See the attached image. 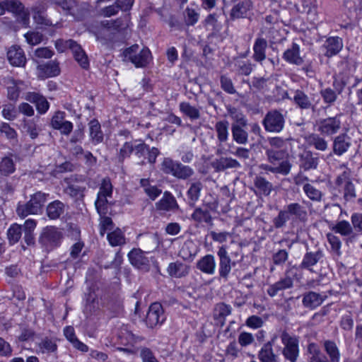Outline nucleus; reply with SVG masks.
<instances>
[{
  "label": "nucleus",
  "instance_id": "obj_22",
  "mask_svg": "<svg viewBox=\"0 0 362 362\" xmlns=\"http://www.w3.org/2000/svg\"><path fill=\"white\" fill-rule=\"evenodd\" d=\"M293 285V279L286 275L285 277L281 279L274 284L270 285L267 289V293L269 296L274 297L276 296L279 291L292 288Z\"/></svg>",
  "mask_w": 362,
  "mask_h": 362
},
{
  "label": "nucleus",
  "instance_id": "obj_56",
  "mask_svg": "<svg viewBox=\"0 0 362 362\" xmlns=\"http://www.w3.org/2000/svg\"><path fill=\"white\" fill-rule=\"evenodd\" d=\"M6 11L20 13L23 11L24 6L18 0H4Z\"/></svg>",
  "mask_w": 362,
  "mask_h": 362
},
{
  "label": "nucleus",
  "instance_id": "obj_38",
  "mask_svg": "<svg viewBox=\"0 0 362 362\" xmlns=\"http://www.w3.org/2000/svg\"><path fill=\"white\" fill-rule=\"evenodd\" d=\"M22 127L23 130L29 134L32 139H35L38 136L40 128L37 125L35 119L22 120Z\"/></svg>",
  "mask_w": 362,
  "mask_h": 362
},
{
  "label": "nucleus",
  "instance_id": "obj_33",
  "mask_svg": "<svg viewBox=\"0 0 362 362\" xmlns=\"http://www.w3.org/2000/svg\"><path fill=\"white\" fill-rule=\"evenodd\" d=\"M238 165V161L230 158L221 157L214 160L211 163V166L217 172L223 171L228 168H235Z\"/></svg>",
  "mask_w": 362,
  "mask_h": 362
},
{
  "label": "nucleus",
  "instance_id": "obj_27",
  "mask_svg": "<svg viewBox=\"0 0 362 362\" xmlns=\"http://www.w3.org/2000/svg\"><path fill=\"white\" fill-rule=\"evenodd\" d=\"M167 270L170 276L182 278L189 274V267L185 263L177 261L170 263Z\"/></svg>",
  "mask_w": 362,
  "mask_h": 362
},
{
  "label": "nucleus",
  "instance_id": "obj_43",
  "mask_svg": "<svg viewBox=\"0 0 362 362\" xmlns=\"http://www.w3.org/2000/svg\"><path fill=\"white\" fill-rule=\"evenodd\" d=\"M192 218L197 222L206 223H211V216L207 209H202L201 207L196 208L192 214Z\"/></svg>",
  "mask_w": 362,
  "mask_h": 362
},
{
  "label": "nucleus",
  "instance_id": "obj_34",
  "mask_svg": "<svg viewBox=\"0 0 362 362\" xmlns=\"http://www.w3.org/2000/svg\"><path fill=\"white\" fill-rule=\"evenodd\" d=\"M71 50L74 54V59L79 65L83 69H87L89 67V62L87 55L82 49L81 47L75 42Z\"/></svg>",
  "mask_w": 362,
  "mask_h": 362
},
{
  "label": "nucleus",
  "instance_id": "obj_23",
  "mask_svg": "<svg viewBox=\"0 0 362 362\" xmlns=\"http://www.w3.org/2000/svg\"><path fill=\"white\" fill-rule=\"evenodd\" d=\"M324 47L326 49L325 56L330 57L336 55L343 47L342 40L339 37H330L325 41Z\"/></svg>",
  "mask_w": 362,
  "mask_h": 362
},
{
  "label": "nucleus",
  "instance_id": "obj_8",
  "mask_svg": "<svg viewBox=\"0 0 362 362\" xmlns=\"http://www.w3.org/2000/svg\"><path fill=\"white\" fill-rule=\"evenodd\" d=\"M263 124L267 131L280 132L284 126V117L280 112L272 110L266 115Z\"/></svg>",
  "mask_w": 362,
  "mask_h": 362
},
{
  "label": "nucleus",
  "instance_id": "obj_49",
  "mask_svg": "<svg viewBox=\"0 0 362 362\" xmlns=\"http://www.w3.org/2000/svg\"><path fill=\"white\" fill-rule=\"evenodd\" d=\"M185 23L187 26L194 25L199 21V13L192 8L187 7L184 13Z\"/></svg>",
  "mask_w": 362,
  "mask_h": 362
},
{
  "label": "nucleus",
  "instance_id": "obj_1",
  "mask_svg": "<svg viewBox=\"0 0 362 362\" xmlns=\"http://www.w3.org/2000/svg\"><path fill=\"white\" fill-rule=\"evenodd\" d=\"M267 155L268 160L272 165H264V169L274 173H279L286 175L289 173L291 164L286 160L288 152L286 149L275 150L267 149Z\"/></svg>",
  "mask_w": 362,
  "mask_h": 362
},
{
  "label": "nucleus",
  "instance_id": "obj_32",
  "mask_svg": "<svg viewBox=\"0 0 362 362\" xmlns=\"http://www.w3.org/2000/svg\"><path fill=\"white\" fill-rule=\"evenodd\" d=\"M295 104L300 109L308 110L314 109L315 105H313L309 97L302 90H297L295 91L293 96Z\"/></svg>",
  "mask_w": 362,
  "mask_h": 362
},
{
  "label": "nucleus",
  "instance_id": "obj_25",
  "mask_svg": "<svg viewBox=\"0 0 362 362\" xmlns=\"http://www.w3.org/2000/svg\"><path fill=\"white\" fill-rule=\"evenodd\" d=\"M283 58L287 62L296 65H301L303 63V59L300 56L299 45L296 43H293L291 47L284 52Z\"/></svg>",
  "mask_w": 362,
  "mask_h": 362
},
{
  "label": "nucleus",
  "instance_id": "obj_59",
  "mask_svg": "<svg viewBox=\"0 0 362 362\" xmlns=\"http://www.w3.org/2000/svg\"><path fill=\"white\" fill-rule=\"evenodd\" d=\"M351 226L354 232L357 233H362V214L354 213L351 216Z\"/></svg>",
  "mask_w": 362,
  "mask_h": 362
},
{
  "label": "nucleus",
  "instance_id": "obj_51",
  "mask_svg": "<svg viewBox=\"0 0 362 362\" xmlns=\"http://www.w3.org/2000/svg\"><path fill=\"white\" fill-rule=\"evenodd\" d=\"M22 228L20 225L13 224L8 230L7 235L10 244L13 245L18 242L21 237Z\"/></svg>",
  "mask_w": 362,
  "mask_h": 362
},
{
  "label": "nucleus",
  "instance_id": "obj_61",
  "mask_svg": "<svg viewBox=\"0 0 362 362\" xmlns=\"http://www.w3.org/2000/svg\"><path fill=\"white\" fill-rule=\"evenodd\" d=\"M217 22L216 13H211L205 18L204 25L210 28L209 29L214 33L221 30V27L218 25Z\"/></svg>",
  "mask_w": 362,
  "mask_h": 362
},
{
  "label": "nucleus",
  "instance_id": "obj_41",
  "mask_svg": "<svg viewBox=\"0 0 362 362\" xmlns=\"http://www.w3.org/2000/svg\"><path fill=\"white\" fill-rule=\"evenodd\" d=\"M38 69L46 77H53L59 74V64L55 61H49L46 64L38 66Z\"/></svg>",
  "mask_w": 362,
  "mask_h": 362
},
{
  "label": "nucleus",
  "instance_id": "obj_2",
  "mask_svg": "<svg viewBox=\"0 0 362 362\" xmlns=\"http://www.w3.org/2000/svg\"><path fill=\"white\" fill-rule=\"evenodd\" d=\"M49 194L38 191L30 195V199L25 204H18L16 213L22 218L28 215H35L41 213L42 208L47 200Z\"/></svg>",
  "mask_w": 362,
  "mask_h": 362
},
{
  "label": "nucleus",
  "instance_id": "obj_20",
  "mask_svg": "<svg viewBox=\"0 0 362 362\" xmlns=\"http://www.w3.org/2000/svg\"><path fill=\"white\" fill-rule=\"evenodd\" d=\"M216 265V260L212 255H206L197 262V268L209 275H213L215 273Z\"/></svg>",
  "mask_w": 362,
  "mask_h": 362
},
{
  "label": "nucleus",
  "instance_id": "obj_24",
  "mask_svg": "<svg viewBox=\"0 0 362 362\" xmlns=\"http://www.w3.org/2000/svg\"><path fill=\"white\" fill-rule=\"evenodd\" d=\"M329 228L341 236H351L353 238L356 237V234L354 232L351 223L345 220L338 221L336 224L332 223L329 225Z\"/></svg>",
  "mask_w": 362,
  "mask_h": 362
},
{
  "label": "nucleus",
  "instance_id": "obj_55",
  "mask_svg": "<svg viewBox=\"0 0 362 362\" xmlns=\"http://www.w3.org/2000/svg\"><path fill=\"white\" fill-rule=\"evenodd\" d=\"M133 153V142H125L120 148L117 155V159L119 163H123L126 158L130 156Z\"/></svg>",
  "mask_w": 362,
  "mask_h": 362
},
{
  "label": "nucleus",
  "instance_id": "obj_28",
  "mask_svg": "<svg viewBox=\"0 0 362 362\" xmlns=\"http://www.w3.org/2000/svg\"><path fill=\"white\" fill-rule=\"evenodd\" d=\"M202 189L203 184L200 181L190 183L189 187L187 192L188 203L190 206H194L199 199Z\"/></svg>",
  "mask_w": 362,
  "mask_h": 362
},
{
  "label": "nucleus",
  "instance_id": "obj_6",
  "mask_svg": "<svg viewBox=\"0 0 362 362\" xmlns=\"http://www.w3.org/2000/svg\"><path fill=\"white\" fill-rule=\"evenodd\" d=\"M281 338L284 345L283 350L284 357L290 362H296L299 355L298 339L286 332L282 333Z\"/></svg>",
  "mask_w": 362,
  "mask_h": 362
},
{
  "label": "nucleus",
  "instance_id": "obj_13",
  "mask_svg": "<svg viewBox=\"0 0 362 362\" xmlns=\"http://www.w3.org/2000/svg\"><path fill=\"white\" fill-rule=\"evenodd\" d=\"M156 209L159 211H174L179 208L175 197L169 192L165 191L163 197L156 204Z\"/></svg>",
  "mask_w": 362,
  "mask_h": 362
},
{
  "label": "nucleus",
  "instance_id": "obj_35",
  "mask_svg": "<svg viewBox=\"0 0 362 362\" xmlns=\"http://www.w3.org/2000/svg\"><path fill=\"white\" fill-rule=\"evenodd\" d=\"M90 136L94 144L101 143L103 140V134L100 123L96 119L89 122Z\"/></svg>",
  "mask_w": 362,
  "mask_h": 362
},
{
  "label": "nucleus",
  "instance_id": "obj_37",
  "mask_svg": "<svg viewBox=\"0 0 362 362\" xmlns=\"http://www.w3.org/2000/svg\"><path fill=\"white\" fill-rule=\"evenodd\" d=\"M180 110L191 120H196L200 117V111L197 107L192 106L188 102H182L179 105Z\"/></svg>",
  "mask_w": 362,
  "mask_h": 362
},
{
  "label": "nucleus",
  "instance_id": "obj_15",
  "mask_svg": "<svg viewBox=\"0 0 362 362\" xmlns=\"http://www.w3.org/2000/svg\"><path fill=\"white\" fill-rule=\"evenodd\" d=\"M232 308L224 303H217L214 309L213 316L217 325L223 327L225 325L226 318L230 315Z\"/></svg>",
  "mask_w": 362,
  "mask_h": 362
},
{
  "label": "nucleus",
  "instance_id": "obj_48",
  "mask_svg": "<svg viewBox=\"0 0 362 362\" xmlns=\"http://www.w3.org/2000/svg\"><path fill=\"white\" fill-rule=\"evenodd\" d=\"M16 170L13 159L10 157H4L0 161V173L4 176L12 174Z\"/></svg>",
  "mask_w": 362,
  "mask_h": 362
},
{
  "label": "nucleus",
  "instance_id": "obj_18",
  "mask_svg": "<svg viewBox=\"0 0 362 362\" xmlns=\"http://www.w3.org/2000/svg\"><path fill=\"white\" fill-rule=\"evenodd\" d=\"M318 161V156L310 151H304L300 155V166L305 170L316 169Z\"/></svg>",
  "mask_w": 362,
  "mask_h": 362
},
{
  "label": "nucleus",
  "instance_id": "obj_36",
  "mask_svg": "<svg viewBox=\"0 0 362 362\" xmlns=\"http://www.w3.org/2000/svg\"><path fill=\"white\" fill-rule=\"evenodd\" d=\"M307 142L317 151H325L328 148V142L323 137L316 134L309 135L307 138Z\"/></svg>",
  "mask_w": 362,
  "mask_h": 362
},
{
  "label": "nucleus",
  "instance_id": "obj_40",
  "mask_svg": "<svg viewBox=\"0 0 362 362\" xmlns=\"http://www.w3.org/2000/svg\"><path fill=\"white\" fill-rule=\"evenodd\" d=\"M323 345L331 362H339L340 353L336 343L334 341L326 340L324 341Z\"/></svg>",
  "mask_w": 362,
  "mask_h": 362
},
{
  "label": "nucleus",
  "instance_id": "obj_29",
  "mask_svg": "<svg viewBox=\"0 0 362 362\" xmlns=\"http://www.w3.org/2000/svg\"><path fill=\"white\" fill-rule=\"evenodd\" d=\"M64 209L65 204L59 200H55L47 206V215L50 219L55 220L64 214Z\"/></svg>",
  "mask_w": 362,
  "mask_h": 362
},
{
  "label": "nucleus",
  "instance_id": "obj_62",
  "mask_svg": "<svg viewBox=\"0 0 362 362\" xmlns=\"http://www.w3.org/2000/svg\"><path fill=\"white\" fill-rule=\"evenodd\" d=\"M337 93L330 88H327L321 90L320 95L323 100L326 103L332 104L334 103L337 98Z\"/></svg>",
  "mask_w": 362,
  "mask_h": 362
},
{
  "label": "nucleus",
  "instance_id": "obj_7",
  "mask_svg": "<svg viewBox=\"0 0 362 362\" xmlns=\"http://www.w3.org/2000/svg\"><path fill=\"white\" fill-rule=\"evenodd\" d=\"M165 320V315L163 306L159 303H152L148 308L146 317V324L149 328L160 326Z\"/></svg>",
  "mask_w": 362,
  "mask_h": 362
},
{
  "label": "nucleus",
  "instance_id": "obj_21",
  "mask_svg": "<svg viewBox=\"0 0 362 362\" xmlns=\"http://www.w3.org/2000/svg\"><path fill=\"white\" fill-rule=\"evenodd\" d=\"M289 218L292 221H304L307 216L305 208L298 203H291L284 207Z\"/></svg>",
  "mask_w": 362,
  "mask_h": 362
},
{
  "label": "nucleus",
  "instance_id": "obj_4",
  "mask_svg": "<svg viewBox=\"0 0 362 362\" xmlns=\"http://www.w3.org/2000/svg\"><path fill=\"white\" fill-rule=\"evenodd\" d=\"M124 61L132 62L137 68H143L149 63L151 54L147 47L141 48L139 45H133L123 52Z\"/></svg>",
  "mask_w": 362,
  "mask_h": 362
},
{
  "label": "nucleus",
  "instance_id": "obj_3",
  "mask_svg": "<svg viewBox=\"0 0 362 362\" xmlns=\"http://www.w3.org/2000/svg\"><path fill=\"white\" fill-rule=\"evenodd\" d=\"M63 238L60 228L49 226L42 229L38 242L44 251L49 252L61 245Z\"/></svg>",
  "mask_w": 362,
  "mask_h": 362
},
{
  "label": "nucleus",
  "instance_id": "obj_54",
  "mask_svg": "<svg viewBox=\"0 0 362 362\" xmlns=\"http://www.w3.org/2000/svg\"><path fill=\"white\" fill-rule=\"evenodd\" d=\"M147 151H148V146L144 142L140 141L133 142V152L139 158H145Z\"/></svg>",
  "mask_w": 362,
  "mask_h": 362
},
{
  "label": "nucleus",
  "instance_id": "obj_17",
  "mask_svg": "<svg viewBox=\"0 0 362 362\" xmlns=\"http://www.w3.org/2000/svg\"><path fill=\"white\" fill-rule=\"evenodd\" d=\"M351 146V138L346 134L336 136L333 141V153L341 156L348 151Z\"/></svg>",
  "mask_w": 362,
  "mask_h": 362
},
{
  "label": "nucleus",
  "instance_id": "obj_12",
  "mask_svg": "<svg viewBox=\"0 0 362 362\" xmlns=\"http://www.w3.org/2000/svg\"><path fill=\"white\" fill-rule=\"evenodd\" d=\"M322 257L323 252L320 249L314 252H306L299 267L302 269H308L310 272H313V267L317 264Z\"/></svg>",
  "mask_w": 362,
  "mask_h": 362
},
{
  "label": "nucleus",
  "instance_id": "obj_9",
  "mask_svg": "<svg viewBox=\"0 0 362 362\" xmlns=\"http://www.w3.org/2000/svg\"><path fill=\"white\" fill-rule=\"evenodd\" d=\"M341 124L339 116L327 117L317 122V131L322 135L331 136L339 132Z\"/></svg>",
  "mask_w": 362,
  "mask_h": 362
},
{
  "label": "nucleus",
  "instance_id": "obj_46",
  "mask_svg": "<svg viewBox=\"0 0 362 362\" xmlns=\"http://www.w3.org/2000/svg\"><path fill=\"white\" fill-rule=\"evenodd\" d=\"M101 26L110 30L119 32L127 27V23H124L122 18H117L114 21H103Z\"/></svg>",
  "mask_w": 362,
  "mask_h": 362
},
{
  "label": "nucleus",
  "instance_id": "obj_11",
  "mask_svg": "<svg viewBox=\"0 0 362 362\" xmlns=\"http://www.w3.org/2000/svg\"><path fill=\"white\" fill-rule=\"evenodd\" d=\"M219 258L218 272L220 277L227 279L231 271V259L228 255L226 248L222 246L217 252Z\"/></svg>",
  "mask_w": 362,
  "mask_h": 362
},
{
  "label": "nucleus",
  "instance_id": "obj_39",
  "mask_svg": "<svg viewBox=\"0 0 362 362\" xmlns=\"http://www.w3.org/2000/svg\"><path fill=\"white\" fill-rule=\"evenodd\" d=\"M249 10V1L245 0L235 5L230 11V18H240L247 16Z\"/></svg>",
  "mask_w": 362,
  "mask_h": 362
},
{
  "label": "nucleus",
  "instance_id": "obj_26",
  "mask_svg": "<svg viewBox=\"0 0 362 362\" xmlns=\"http://www.w3.org/2000/svg\"><path fill=\"white\" fill-rule=\"evenodd\" d=\"M4 83L7 86L8 98L11 100H16L19 97L23 83L21 81H16L12 77L6 78Z\"/></svg>",
  "mask_w": 362,
  "mask_h": 362
},
{
  "label": "nucleus",
  "instance_id": "obj_57",
  "mask_svg": "<svg viewBox=\"0 0 362 362\" xmlns=\"http://www.w3.org/2000/svg\"><path fill=\"white\" fill-rule=\"evenodd\" d=\"M193 247L192 242H185L179 252V255L184 259H189L196 255V251L191 250Z\"/></svg>",
  "mask_w": 362,
  "mask_h": 362
},
{
  "label": "nucleus",
  "instance_id": "obj_50",
  "mask_svg": "<svg viewBox=\"0 0 362 362\" xmlns=\"http://www.w3.org/2000/svg\"><path fill=\"white\" fill-rule=\"evenodd\" d=\"M86 188L75 184L69 185L65 189V192L76 199H81L84 197Z\"/></svg>",
  "mask_w": 362,
  "mask_h": 362
},
{
  "label": "nucleus",
  "instance_id": "obj_19",
  "mask_svg": "<svg viewBox=\"0 0 362 362\" xmlns=\"http://www.w3.org/2000/svg\"><path fill=\"white\" fill-rule=\"evenodd\" d=\"M325 299L321 294L309 291L303 296L302 303L305 308L313 310L320 306Z\"/></svg>",
  "mask_w": 362,
  "mask_h": 362
},
{
  "label": "nucleus",
  "instance_id": "obj_60",
  "mask_svg": "<svg viewBox=\"0 0 362 362\" xmlns=\"http://www.w3.org/2000/svg\"><path fill=\"white\" fill-rule=\"evenodd\" d=\"M327 238L329 243L331 245L332 250L338 255H341L340 248L341 243L339 238L333 233H329L327 234Z\"/></svg>",
  "mask_w": 362,
  "mask_h": 362
},
{
  "label": "nucleus",
  "instance_id": "obj_53",
  "mask_svg": "<svg viewBox=\"0 0 362 362\" xmlns=\"http://www.w3.org/2000/svg\"><path fill=\"white\" fill-rule=\"evenodd\" d=\"M290 220L291 218L284 208L279 211L278 215L273 219V224L276 228H281Z\"/></svg>",
  "mask_w": 362,
  "mask_h": 362
},
{
  "label": "nucleus",
  "instance_id": "obj_44",
  "mask_svg": "<svg viewBox=\"0 0 362 362\" xmlns=\"http://www.w3.org/2000/svg\"><path fill=\"white\" fill-rule=\"evenodd\" d=\"M228 122L227 121H219L215 125L217 138L220 144L224 143L228 137Z\"/></svg>",
  "mask_w": 362,
  "mask_h": 362
},
{
  "label": "nucleus",
  "instance_id": "obj_42",
  "mask_svg": "<svg viewBox=\"0 0 362 362\" xmlns=\"http://www.w3.org/2000/svg\"><path fill=\"white\" fill-rule=\"evenodd\" d=\"M107 238L110 245L112 247L120 246L126 243L124 233L119 228H117L109 233Z\"/></svg>",
  "mask_w": 362,
  "mask_h": 362
},
{
  "label": "nucleus",
  "instance_id": "obj_14",
  "mask_svg": "<svg viewBox=\"0 0 362 362\" xmlns=\"http://www.w3.org/2000/svg\"><path fill=\"white\" fill-rule=\"evenodd\" d=\"M7 58L10 64L15 66H24L26 63L25 53L19 46L11 47L7 52Z\"/></svg>",
  "mask_w": 362,
  "mask_h": 362
},
{
  "label": "nucleus",
  "instance_id": "obj_16",
  "mask_svg": "<svg viewBox=\"0 0 362 362\" xmlns=\"http://www.w3.org/2000/svg\"><path fill=\"white\" fill-rule=\"evenodd\" d=\"M25 99L35 104L38 113L41 115L45 114L49 107V104L47 99L39 93L34 92L28 93Z\"/></svg>",
  "mask_w": 362,
  "mask_h": 362
},
{
  "label": "nucleus",
  "instance_id": "obj_10",
  "mask_svg": "<svg viewBox=\"0 0 362 362\" xmlns=\"http://www.w3.org/2000/svg\"><path fill=\"white\" fill-rule=\"evenodd\" d=\"M128 257L130 263L134 267L144 271L148 270L149 259L141 249L134 248L128 254Z\"/></svg>",
  "mask_w": 362,
  "mask_h": 362
},
{
  "label": "nucleus",
  "instance_id": "obj_52",
  "mask_svg": "<svg viewBox=\"0 0 362 362\" xmlns=\"http://www.w3.org/2000/svg\"><path fill=\"white\" fill-rule=\"evenodd\" d=\"M255 186L260 193L264 195H269L272 189V185L261 177L256 178L255 180Z\"/></svg>",
  "mask_w": 362,
  "mask_h": 362
},
{
  "label": "nucleus",
  "instance_id": "obj_58",
  "mask_svg": "<svg viewBox=\"0 0 362 362\" xmlns=\"http://www.w3.org/2000/svg\"><path fill=\"white\" fill-rule=\"evenodd\" d=\"M233 136L235 141L240 144H244L247 141V134L238 125L233 127Z\"/></svg>",
  "mask_w": 362,
  "mask_h": 362
},
{
  "label": "nucleus",
  "instance_id": "obj_5",
  "mask_svg": "<svg viewBox=\"0 0 362 362\" xmlns=\"http://www.w3.org/2000/svg\"><path fill=\"white\" fill-rule=\"evenodd\" d=\"M161 170L168 175L180 180H187L194 174V170L189 165H185L170 158H165L161 163Z\"/></svg>",
  "mask_w": 362,
  "mask_h": 362
},
{
  "label": "nucleus",
  "instance_id": "obj_45",
  "mask_svg": "<svg viewBox=\"0 0 362 362\" xmlns=\"http://www.w3.org/2000/svg\"><path fill=\"white\" fill-rule=\"evenodd\" d=\"M272 342L264 344L259 353L261 362H276V356L273 353Z\"/></svg>",
  "mask_w": 362,
  "mask_h": 362
},
{
  "label": "nucleus",
  "instance_id": "obj_63",
  "mask_svg": "<svg viewBox=\"0 0 362 362\" xmlns=\"http://www.w3.org/2000/svg\"><path fill=\"white\" fill-rule=\"evenodd\" d=\"M40 348L43 353H52L57 350V346L53 340L45 338L40 343Z\"/></svg>",
  "mask_w": 362,
  "mask_h": 362
},
{
  "label": "nucleus",
  "instance_id": "obj_30",
  "mask_svg": "<svg viewBox=\"0 0 362 362\" xmlns=\"http://www.w3.org/2000/svg\"><path fill=\"white\" fill-rule=\"evenodd\" d=\"M53 3L61 8L65 14L75 17L78 11V6L75 0H54Z\"/></svg>",
  "mask_w": 362,
  "mask_h": 362
},
{
  "label": "nucleus",
  "instance_id": "obj_64",
  "mask_svg": "<svg viewBox=\"0 0 362 362\" xmlns=\"http://www.w3.org/2000/svg\"><path fill=\"white\" fill-rule=\"evenodd\" d=\"M140 357L142 362H159L153 352L147 347H142L141 349Z\"/></svg>",
  "mask_w": 362,
  "mask_h": 362
},
{
  "label": "nucleus",
  "instance_id": "obj_47",
  "mask_svg": "<svg viewBox=\"0 0 362 362\" xmlns=\"http://www.w3.org/2000/svg\"><path fill=\"white\" fill-rule=\"evenodd\" d=\"M306 196L312 201L320 202L322 197V192L310 183H305L303 187Z\"/></svg>",
  "mask_w": 362,
  "mask_h": 362
},
{
  "label": "nucleus",
  "instance_id": "obj_31",
  "mask_svg": "<svg viewBox=\"0 0 362 362\" xmlns=\"http://www.w3.org/2000/svg\"><path fill=\"white\" fill-rule=\"evenodd\" d=\"M267 47V42L264 38H258L255 42L253 46V59L258 62H262L266 58V49Z\"/></svg>",
  "mask_w": 362,
  "mask_h": 362
}]
</instances>
